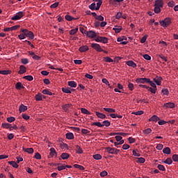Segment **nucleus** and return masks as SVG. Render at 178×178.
I'll return each instance as SVG.
<instances>
[{
  "label": "nucleus",
  "instance_id": "1",
  "mask_svg": "<svg viewBox=\"0 0 178 178\" xmlns=\"http://www.w3.org/2000/svg\"><path fill=\"white\" fill-rule=\"evenodd\" d=\"M22 33H24V35L26 37H28L31 40H34V33L27 29H22L21 30Z\"/></svg>",
  "mask_w": 178,
  "mask_h": 178
},
{
  "label": "nucleus",
  "instance_id": "2",
  "mask_svg": "<svg viewBox=\"0 0 178 178\" xmlns=\"http://www.w3.org/2000/svg\"><path fill=\"white\" fill-rule=\"evenodd\" d=\"M159 23L161 26H162V27L165 28V27H168V26H170L172 22L170 21V18H165L163 21H160Z\"/></svg>",
  "mask_w": 178,
  "mask_h": 178
},
{
  "label": "nucleus",
  "instance_id": "3",
  "mask_svg": "<svg viewBox=\"0 0 178 178\" xmlns=\"http://www.w3.org/2000/svg\"><path fill=\"white\" fill-rule=\"evenodd\" d=\"M84 34L88 37V38H95L97 33L94 31H84Z\"/></svg>",
  "mask_w": 178,
  "mask_h": 178
},
{
  "label": "nucleus",
  "instance_id": "4",
  "mask_svg": "<svg viewBox=\"0 0 178 178\" xmlns=\"http://www.w3.org/2000/svg\"><path fill=\"white\" fill-rule=\"evenodd\" d=\"M24 16V13L23 11L18 12L15 15L13 16L11 19L13 20H20L22 17Z\"/></svg>",
  "mask_w": 178,
  "mask_h": 178
},
{
  "label": "nucleus",
  "instance_id": "5",
  "mask_svg": "<svg viewBox=\"0 0 178 178\" xmlns=\"http://www.w3.org/2000/svg\"><path fill=\"white\" fill-rule=\"evenodd\" d=\"M91 47L92 48H93V49H95V51H97V52H104V49H102V48L101 47V45H99V44L92 43Z\"/></svg>",
  "mask_w": 178,
  "mask_h": 178
},
{
  "label": "nucleus",
  "instance_id": "6",
  "mask_svg": "<svg viewBox=\"0 0 178 178\" xmlns=\"http://www.w3.org/2000/svg\"><path fill=\"white\" fill-rule=\"evenodd\" d=\"M95 41H96V42H102L103 44H106L108 42V38L99 36L95 39Z\"/></svg>",
  "mask_w": 178,
  "mask_h": 178
},
{
  "label": "nucleus",
  "instance_id": "7",
  "mask_svg": "<svg viewBox=\"0 0 178 178\" xmlns=\"http://www.w3.org/2000/svg\"><path fill=\"white\" fill-rule=\"evenodd\" d=\"M136 83H141L144 84V83H149V79L148 78H138L136 80Z\"/></svg>",
  "mask_w": 178,
  "mask_h": 178
},
{
  "label": "nucleus",
  "instance_id": "8",
  "mask_svg": "<svg viewBox=\"0 0 178 178\" xmlns=\"http://www.w3.org/2000/svg\"><path fill=\"white\" fill-rule=\"evenodd\" d=\"M127 39L125 37H122V38H118L117 39V41L118 42H120V44H122V45H126V44H127Z\"/></svg>",
  "mask_w": 178,
  "mask_h": 178
},
{
  "label": "nucleus",
  "instance_id": "9",
  "mask_svg": "<svg viewBox=\"0 0 178 178\" xmlns=\"http://www.w3.org/2000/svg\"><path fill=\"white\" fill-rule=\"evenodd\" d=\"M154 6H158L159 8H163V0H156Z\"/></svg>",
  "mask_w": 178,
  "mask_h": 178
},
{
  "label": "nucleus",
  "instance_id": "10",
  "mask_svg": "<svg viewBox=\"0 0 178 178\" xmlns=\"http://www.w3.org/2000/svg\"><path fill=\"white\" fill-rule=\"evenodd\" d=\"M153 80L157 86H161V83H162V77L156 76V78H154Z\"/></svg>",
  "mask_w": 178,
  "mask_h": 178
},
{
  "label": "nucleus",
  "instance_id": "11",
  "mask_svg": "<svg viewBox=\"0 0 178 178\" xmlns=\"http://www.w3.org/2000/svg\"><path fill=\"white\" fill-rule=\"evenodd\" d=\"M18 27H19V26H14L9 27V28H5L3 29V31H13L15 30H17Z\"/></svg>",
  "mask_w": 178,
  "mask_h": 178
},
{
  "label": "nucleus",
  "instance_id": "12",
  "mask_svg": "<svg viewBox=\"0 0 178 178\" xmlns=\"http://www.w3.org/2000/svg\"><path fill=\"white\" fill-rule=\"evenodd\" d=\"M159 120H160V119L156 115H153L152 117H151V118L149 119V122H157Z\"/></svg>",
  "mask_w": 178,
  "mask_h": 178
},
{
  "label": "nucleus",
  "instance_id": "13",
  "mask_svg": "<svg viewBox=\"0 0 178 178\" xmlns=\"http://www.w3.org/2000/svg\"><path fill=\"white\" fill-rule=\"evenodd\" d=\"M127 66H130L131 67H137V64L134 63L133 60H129L127 62Z\"/></svg>",
  "mask_w": 178,
  "mask_h": 178
},
{
  "label": "nucleus",
  "instance_id": "14",
  "mask_svg": "<svg viewBox=\"0 0 178 178\" xmlns=\"http://www.w3.org/2000/svg\"><path fill=\"white\" fill-rule=\"evenodd\" d=\"M97 118L101 119V120H104L106 118V115L104 113H102L100 112H97L95 113Z\"/></svg>",
  "mask_w": 178,
  "mask_h": 178
},
{
  "label": "nucleus",
  "instance_id": "15",
  "mask_svg": "<svg viewBox=\"0 0 178 178\" xmlns=\"http://www.w3.org/2000/svg\"><path fill=\"white\" fill-rule=\"evenodd\" d=\"M68 86L72 88H76L77 87V83L74 81H68Z\"/></svg>",
  "mask_w": 178,
  "mask_h": 178
},
{
  "label": "nucleus",
  "instance_id": "16",
  "mask_svg": "<svg viewBox=\"0 0 178 178\" xmlns=\"http://www.w3.org/2000/svg\"><path fill=\"white\" fill-rule=\"evenodd\" d=\"M79 51L80 52H86V51H88V46L83 45L79 47Z\"/></svg>",
  "mask_w": 178,
  "mask_h": 178
},
{
  "label": "nucleus",
  "instance_id": "17",
  "mask_svg": "<svg viewBox=\"0 0 178 178\" xmlns=\"http://www.w3.org/2000/svg\"><path fill=\"white\" fill-rule=\"evenodd\" d=\"M24 73H26V67H24V65H21L19 67V74H23Z\"/></svg>",
  "mask_w": 178,
  "mask_h": 178
},
{
  "label": "nucleus",
  "instance_id": "18",
  "mask_svg": "<svg viewBox=\"0 0 178 178\" xmlns=\"http://www.w3.org/2000/svg\"><path fill=\"white\" fill-rule=\"evenodd\" d=\"M19 112H26L27 111V106H24V104H21L19 108Z\"/></svg>",
  "mask_w": 178,
  "mask_h": 178
},
{
  "label": "nucleus",
  "instance_id": "19",
  "mask_svg": "<svg viewBox=\"0 0 178 178\" xmlns=\"http://www.w3.org/2000/svg\"><path fill=\"white\" fill-rule=\"evenodd\" d=\"M92 127H104V126L100 122H95L92 123Z\"/></svg>",
  "mask_w": 178,
  "mask_h": 178
},
{
  "label": "nucleus",
  "instance_id": "20",
  "mask_svg": "<svg viewBox=\"0 0 178 178\" xmlns=\"http://www.w3.org/2000/svg\"><path fill=\"white\" fill-rule=\"evenodd\" d=\"M163 153L170 155V154H171V149L168 147H166L165 148L163 149Z\"/></svg>",
  "mask_w": 178,
  "mask_h": 178
},
{
  "label": "nucleus",
  "instance_id": "21",
  "mask_svg": "<svg viewBox=\"0 0 178 178\" xmlns=\"http://www.w3.org/2000/svg\"><path fill=\"white\" fill-rule=\"evenodd\" d=\"M65 138L68 140L74 139V134L72 133H68L65 134Z\"/></svg>",
  "mask_w": 178,
  "mask_h": 178
},
{
  "label": "nucleus",
  "instance_id": "22",
  "mask_svg": "<svg viewBox=\"0 0 178 178\" xmlns=\"http://www.w3.org/2000/svg\"><path fill=\"white\" fill-rule=\"evenodd\" d=\"M164 108H170V109L172 108H175V104L174 103H166L164 104Z\"/></svg>",
  "mask_w": 178,
  "mask_h": 178
},
{
  "label": "nucleus",
  "instance_id": "23",
  "mask_svg": "<svg viewBox=\"0 0 178 178\" xmlns=\"http://www.w3.org/2000/svg\"><path fill=\"white\" fill-rule=\"evenodd\" d=\"M15 88L17 90H22V88H24V86H23V84L20 82H17L15 85Z\"/></svg>",
  "mask_w": 178,
  "mask_h": 178
},
{
  "label": "nucleus",
  "instance_id": "24",
  "mask_svg": "<svg viewBox=\"0 0 178 178\" xmlns=\"http://www.w3.org/2000/svg\"><path fill=\"white\" fill-rule=\"evenodd\" d=\"M60 158L63 160H67L69 158V154L68 153H62L60 154Z\"/></svg>",
  "mask_w": 178,
  "mask_h": 178
},
{
  "label": "nucleus",
  "instance_id": "25",
  "mask_svg": "<svg viewBox=\"0 0 178 178\" xmlns=\"http://www.w3.org/2000/svg\"><path fill=\"white\" fill-rule=\"evenodd\" d=\"M106 151H107V152H108V154H114L115 149L111 148L110 147H106Z\"/></svg>",
  "mask_w": 178,
  "mask_h": 178
},
{
  "label": "nucleus",
  "instance_id": "26",
  "mask_svg": "<svg viewBox=\"0 0 178 178\" xmlns=\"http://www.w3.org/2000/svg\"><path fill=\"white\" fill-rule=\"evenodd\" d=\"M36 101H42V95L41 93H38L35 97Z\"/></svg>",
  "mask_w": 178,
  "mask_h": 178
},
{
  "label": "nucleus",
  "instance_id": "27",
  "mask_svg": "<svg viewBox=\"0 0 178 178\" xmlns=\"http://www.w3.org/2000/svg\"><path fill=\"white\" fill-rule=\"evenodd\" d=\"M24 79L28 80V81H33V80H34V78L31 75L25 76H24Z\"/></svg>",
  "mask_w": 178,
  "mask_h": 178
},
{
  "label": "nucleus",
  "instance_id": "28",
  "mask_svg": "<svg viewBox=\"0 0 178 178\" xmlns=\"http://www.w3.org/2000/svg\"><path fill=\"white\" fill-rule=\"evenodd\" d=\"M75 147L76 148V153L80 154H82L83 152V151H82L81 147H80L79 145H76Z\"/></svg>",
  "mask_w": 178,
  "mask_h": 178
},
{
  "label": "nucleus",
  "instance_id": "29",
  "mask_svg": "<svg viewBox=\"0 0 178 178\" xmlns=\"http://www.w3.org/2000/svg\"><path fill=\"white\" fill-rule=\"evenodd\" d=\"M137 161L136 163H145V159L140 157V158H136Z\"/></svg>",
  "mask_w": 178,
  "mask_h": 178
},
{
  "label": "nucleus",
  "instance_id": "30",
  "mask_svg": "<svg viewBox=\"0 0 178 178\" xmlns=\"http://www.w3.org/2000/svg\"><path fill=\"white\" fill-rule=\"evenodd\" d=\"M62 91H63V92H65V94H72V91L70 90V89H69L67 88H63Z\"/></svg>",
  "mask_w": 178,
  "mask_h": 178
},
{
  "label": "nucleus",
  "instance_id": "31",
  "mask_svg": "<svg viewBox=\"0 0 178 178\" xmlns=\"http://www.w3.org/2000/svg\"><path fill=\"white\" fill-rule=\"evenodd\" d=\"M8 164L11 165V166H13L15 168H18L17 163H16L15 161H8Z\"/></svg>",
  "mask_w": 178,
  "mask_h": 178
},
{
  "label": "nucleus",
  "instance_id": "32",
  "mask_svg": "<svg viewBox=\"0 0 178 178\" xmlns=\"http://www.w3.org/2000/svg\"><path fill=\"white\" fill-rule=\"evenodd\" d=\"M113 30H114L115 33H120V31H122V26H115L113 28Z\"/></svg>",
  "mask_w": 178,
  "mask_h": 178
},
{
  "label": "nucleus",
  "instance_id": "33",
  "mask_svg": "<svg viewBox=\"0 0 178 178\" xmlns=\"http://www.w3.org/2000/svg\"><path fill=\"white\" fill-rule=\"evenodd\" d=\"M102 124L104 125V127H108L111 126V122L108 120H105L102 122Z\"/></svg>",
  "mask_w": 178,
  "mask_h": 178
},
{
  "label": "nucleus",
  "instance_id": "34",
  "mask_svg": "<svg viewBox=\"0 0 178 178\" xmlns=\"http://www.w3.org/2000/svg\"><path fill=\"white\" fill-rule=\"evenodd\" d=\"M56 154V151L55 150V149L54 148L50 149V154H49L50 156L54 157L55 156Z\"/></svg>",
  "mask_w": 178,
  "mask_h": 178
},
{
  "label": "nucleus",
  "instance_id": "35",
  "mask_svg": "<svg viewBox=\"0 0 178 178\" xmlns=\"http://www.w3.org/2000/svg\"><path fill=\"white\" fill-rule=\"evenodd\" d=\"M77 31H79V28H75L70 31V35H74Z\"/></svg>",
  "mask_w": 178,
  "mask_h": 178
},
{
  "label": "nucleus",
  "instance_id": "36",
  "mask_svg": "<svg viewBox=\"0 0 178 178\" xmlns=\"http://www.w3.org/2000/svg\"><path fill=\"white\" fill-rule=\"evenodd\" d=\"M11 124H10L9 123H3L1 124V127L4 128V129H9L10 127H11Z\"/></svg>",
  "mask_w": 178,
  "mask_h": 178
},
{
  "label": "nucleus",
  "instance_id": "37",
  "mask_svg": "<svg viewBox=\"0 0 178 178\" xmlns=\"http://www.w3.org/2000/svg\"><path fill=\"white\" fill-rule=\"evenodd\" d=\"M104 60H105V62H107L108 63H111L113 62V60L112 58H111V57H109V56L104 57Z\"/></svg>",
  "mask_w": 178,
  "mask_h": 178
},
{
  "label": "nucleus",
  "instance_id": "38",
  "mask_svg": "<svg viewBox=\"0 0 178 178\" xmlns=\"http://www.w3.org/2000/svg\"><path fill=\"white\" fill-rule=\"evenodd\" d=\"M101 5H102V0L97 1L95 10H99V8H101Z\"/></svg>",
  "mask_w": 178,
  "mask_h": 178
},
{
  "label": "nucleus",
  "instance_id": "39",
  "mask_svg": "<svg viewBox=\"0 0 178 178\" xmlns=\"http://www.w3.org/2000/svg\"><path fill=\"white\" fill-rule=\"evenodd\" d=\"M25 152L28 154H33V148H26V149H23Z\"/></svg>",
  "mask_w": 178,
  "mask_h": 178
},
{
  "label": "nucleus",
  "instance_id": "40",
  "mask_svg": "<svg viewBox=\"0 0 178 178\" xmlns=\"http://www.w3.org/2000/svg\"><path fill=\"white\" fill-rule=\"evenodd\" d=\"M143 132H144L145 135H148V134H150L151 132H152V130L150 128H147L145 129Z\"/></svg>",
  "mask_w": 178,
  "mask_h": 178
},
{
  "label": "nucleus",
  "instance_id": "41",
  "mask_svg": "<svg viewBox=\"0 0 178 178\" xmlns=\"http://www.w3.org/2000/svg\"><path fill=\"white\" fill-rule=\"evenodd\" d=\"M102 157L101 156V155L99 154H97L95 155H92V159H95V160H101Z\"/></svg>",
  "mask_w": 178,
  "mask_h": 178
},
{
  "label": "nucleus",
  "instance_id": "42",
  "mask_svg": "<svg viewBox=\"0 0 178 178\" xmlns=\"http://www.w3.org/2000/svg\"><path fill=\"white\" fill-rule=\"evenodd\" d=\"M163 95H169V90L167 88H164L161 90Z\"/></svg>",
  "mask_w": 178,
  "mask_h": 178
},
{
  "label": "nucleus",
  "instance_id": "43",
  "mask_svg": "<svg viewBox=\"0 0 178 178\" xmlns=\"http://www.w3.org/2000/svg\"><path fill=\"white\" fill-rule=\"evenodd\" d=\"M71 105L70 104H65L63 106V111H65V112L69 111V108H70Z\"/></svg>",
  "mask_w": 178,
  "mask_h": 178
},
{
  "label": "nucleus",
  "instance_id": "44",
  "mask_svg": "<svg viewBox=\"0 0 178 178\" xmlns=\"http://www.w3.org/2000/svg\"><path fill=\"white\" fill-rule=\"evenodd\" d=\"M42 94H44L45 95H52V92L47 89L42 90Z\"/></svg>",
  "mask_w": 178,
  "mask_h": 178
},
{
  "label": "nucleus",
  "instance_id": "45",
  "mask_svg": "<svg viewBox=\"0 0 178 178\" xmlns=\"http://www.w3.org/2000/svg\"><path fill=\"white\" fill-rule=\"evenodd\" d=\"M164 163L171 165L172 164V160L171 159V158H168L166 159L165 161H164Z\"/></svg>",
  "mask_w": 178,
  "mask_h": 178
},
{
  "label": "nucleus",
  "instance_id": "46",
  "mask_svg": "<svg viewBox=\"0 0 178 178\" xmlns=\"http://www.w3.org/2000/svg\"><path fill=\"white\" fill-rule=\"evenodd\" d=\"M59 6V2H56L50 6V8L51 9H55L56 8H58Z\"/></svg>",
  "mask_w": 178,
  "mask_h": 178
},
{
  "label": "nucleus",
  "instance_id": "47",
  "mask_svg": "<svg viewBox=\"0 0 178 178\" xmlns=\"http://www.w3.org/2000/svg\"><path fill=\"white\" fill-rule=\"evenodd\" d=\"M147 90H149V91H150V92H152V94H155L156 92V88H149V86H148V88H147Z\"/></svg>",
  "mask_w": 178,
  "mask_h": 178
},
{
  "label": "nucleus",
  "instance_id": "48",
  "mask_svg": "<svg viewBox=\"0 0 178 178\" xmlns=\"http://www.w3.org/2000/svg\"><path fill=\"white\" fill-rule=\"evenodd\" d=\"M161 8L156 6H154V13H161Z\"/></svg>",
  "mask_w": 178,
  "mask_h": 178
},
{
  "label": "nucleus",
  "instance_id": "49",
  "mask_svg": "<svg viewBox=\"0 0 178 178\" xmlns=\"http://www.w3.org/2000/svg\"><path fill=\"white\" fill-rule=\"evenodd\" d=\"M158 56L164 60V62H168V58H166V56H163V54H158Z\"/></svg>",
  "mask_w": 178,
  "mask_h": 178
},
{
  "label": "nucleus",
  "instance_id": "50",
  "mask_svg": "<svg viewBox=\"0 0 178 178\" xmlns=\"http://www.w3.org/2000/svg\"><path fill=\"white\" fill-rule=\"evenodd\" d=\"M65 18L68 21V22H72V20L75 19L74 17L70 16V15H65Z\"/></svg>",
  "mask_w": 178,
  "mask_h": 178
},
{
  "label": "nucleus",
  "instance_id": "51",
  "mask_svg": "<svg viewBox=\"0 0 178 178\" xmlns=\"http://www.w3.org/2000/svg\"><path fill=\"white\" fill-rule=\"evenodd\" d=\"M157 168L159 169V170L161 171H163V172L165 171V168L163 165H158Z\"/></svg>",
  "mask_w": 178,
  "mask_h": 178
},
{
  "label": "nucleus",
  "instance_id": "52",
  "mask_svg": "<svg viewBox=\"0 0 178 178\" xmlns=\"http://www.w3.org/2000/svg\"><path fill=\"white\" fill-rule=\"evenodd\" d=\"M128 88L131 90L133 91V90H134V84H133L132 83H129L128 84Z\"/></svg>",
  "mask_w": 178,
  "mask_h": 178
},
{
  "label": "nucleus",
  "instance_id": "53",
  "mask_svg": "<svg viewBox=\"0 0 178 178\" xmlns=\"http://www.w3.org/2000/svg\"><path fill=\"white\" fill-rule=\"evenodd\" d=\"M33 158L36 159L37 160H40L41 159V154L38 152L35 154V156Z\"/></svg>",
  "mask_w": 178,
  "mask_h": 178
},
{
  "label": "nucleus",
  "instance_id": "54",
  "mask_svg": "<svg viewBox=\"0 0 178 178\" xmlns=\"http://www.w3.org/2000/svg\"><path fill=\"white\" fill-rule=\"evenodd\" d=\"M96 8L97 7H95V3H92L89 6V9H90L91 10H95Z\"/></svg>",
  "mask_w": 178,
  "mask_h": 178
},
{
  "label": "nucleus",
  "instance_id": "55",
  "mask_svg": "<svg viewBox=\"0 0 178 178\" xmlns=\"http://www.w3.org/2000/svg\"><path fill=\"white\" fill-rule=\"evenodd\" d=\"M95 19L99 22H104V17L102 15H97Z\"/></svg>",
  "mask_w": 178,
  "mask_h": 178
},
{
  "label": "nucleus",
  "instance_id": "56",
  "mask_svg": "<svg viewBox=\"0 0 178 178\" xmlns=\"http://www.w3.org/2000/svg\"><path fill=\"white\" fill-rule=\"evenodd\" d=\"M9 73H10V71L9 70H1L0 71V74H9Z\"/></svg>",
  "mask_w": 178,
  "mask_h": 178
},
{
  "label": "nucleus",
  "instance_id": "57",
  "mask_svg": "<svg viewBox=\"0 0 178 178\" xmlns=\"http://www.w3.org/2000/svg\"><path fill=\"white\" fill-rule=\"evenodd\" d=\"M81 132L83 134H90V131L88 130V129H82L81 130Z\"/></svg>",
  "mask_w": 178,
  "mask_h": 178
},
{
  "label": "nucleus",
  "instance_id": "58",
  "mask_svg": "<svg viewBox=\"0 0 178 178\" xmlns=\"http://www.w3.org/2000/svg\"><path fill=\"white\" fill-rule=\"evenodd\" d=\"M6 120H7L8 122L11 123V122H15V118H13V117H10V118H8L6 119Z\"/></svg>",
  "mask_w": 178,
  "mask_h": 178
},
{
  "label": "nucleus",
  "instance_id": "59",
  "mask_svg": "<svg viewBox=\"0 0 178 178\" xmlns=\"http://www.w3.org/2000/svg\"><path fill=\"white\" fill-rule=\"evenodd\" d=\"M143 58L144 59H145L146 60H151V56L148 55V54H144L143 55Z\"/></svg>",
  "mask_w": 178,
  "mask_h": 178
},
{
  "label": "nucleus",
  "instance_id": "60",
  "mask_svg": "<svg viewBox=\"0 0 178 178\" xmlns=\"http://www.w3.org/2000/svg\"><path fill=\"white\" fill-rule=\"evenodd\" d=\"M65 165H58V166L57 167V170H58V171H62V170H65Z\"/></svg>",
  "mask_w": 178,
  "mask_h": 178
},
{
  "label": "nucleus",
  "instance_id": "61",
  "mask_svg": "<svg viewBox=\"0 0 178 178\" xmlns=\"http://www.w3.org/2000/svg\"><path fill=\"white\" fill-rule=\"evenodd\" d=\"M103 110L105 111V112H115V109L108 108H104Z\"/></svg>",
  "mask_w": 178,
  "mask_h": 178
},
{
  "label": "nucleus",
  "instance_id": "62",
  "mask_svg": "<svg viewBox=\"0 0 178 178\" xmlns=\"http://www.w3.org/2000/svg\"><path fill=\"white\" fill-rule=\"evenodd\" d=\"M163 145L162 144H158L157 147H156V149L157 150H162L163 149Z\"/></svg>",
  "mask_w": 178,
  "mask_h": 178
},
{
  "label": "nucleus",
  "instance_id": "63",
  "mask_svg": "<svg viewBox=\"0 0 178 178\" xmlns=\"http://www.w3.org/2000/svg\"><path fill=\"white\" fill-rule=\"evenodd\" d=\"M107 175H108V172L106 171H102L100 172L101 177H104L107 176Z\"/></svg>",
  "mask_w": 178,
  "mask_h": 178
},
{
  "label": "nucleus",
  "instance_id": "64",
  "mask_svg": "<svg viewBox=\"0 0 178 178\" xmlns=\"http://www.w3.org/2000/svg\"><path fill=\"white\" fill-rule=\"evenodd\" d=\"M172 160L173 161L178 162V155L177 154L172 155Z\"/></svg>",
  "mask_w": 178,
  "mask_h": 178
}]
</instances>
